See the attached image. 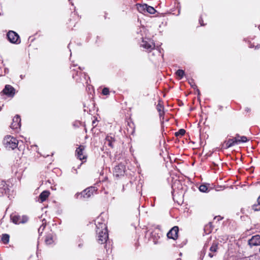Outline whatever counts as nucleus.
<instances>
[{"label": "nucleus", "mask_w": 260, "mask_h": 260, "mask_svg": "<svg viewBox=\"0 0 260 260\" xmlns=\"http://www.w3.org/2000/svg\"><path fill=\"white\" fill-rule=\"evenodd\" d=\"M94 221L98 242L100 244H104L107 242L108 239L106 220L102 215H100L96 218Z\"/></svg>", "instance_id": "f257e3e1"}, {"label": "nucleus", "mask_w": 260, "mask_h": 260, "mask_svg": "<svg viewBox=\"0 0 260 260\" xmlns=\"http://www.w3.org/2000/svg\"><path fill=\"white\" fill-rule=\"evenodd\" d=\"M157 52L159 53H160V51L158 50H157Z\"/></svg>", "instance_id": "a18cd8bd"}, {"label": "nucleus", "mask_w": 260, "mask_h": 260, "mask_svg": "<svg viewBox=\"0 0 260 260\" xmlns=\"http://www.w3.org/2000/svg\"><path fill=\"white\" fill-rule=\"evenodd\" d=\"M72 172L73 173H74L75 174H77V169L75 168L74 167H73L72 168Z\"/></svg>", "instance_id": "2f4dec72"}, {"label": "nucleus", "mask_w": 260, "mask_h": 260, "mask_svg": "<svg viewBox=\"0 0 260 260\" xmlns=\"http://www.w3.org/2000/svg\"><path fill=\"white\" fill-rule=\"evenodd\" d=\"M9 239H10V236L8 234H5L2 235L1 240H2V242H3V243H4V244L8 243L9 242Z\"/></svg>", "instance_id": "412c9836"}, {"label": "nucleus", "mask_w": 260, "mask_h": 260, "mask_svg": "<svg viewBox=\"0 0 260 260\" xmlns=\"http://www.w3.org/2000/svg\"><path fill=\"white\" fill-rule=\"evenodd\" d=\"M81 165H82V163L80 164V165L79 166L78 168H79V167L81 166Z\"/></svg>", "instance_id": "c03bdc74"}, {"label": "nucleus", "mask_w": 260, "mask_h": 260, "mask_svg": "<svg viewBox=\"0 0 260 260\" xmlns=\"http://www.w3.org/2000/svg\"><path fill=\"white\" fill-rule=\"evenodd\" d=\"M96 189L95 187H90L87 188L80 193H77L75 194V197L77 199H88L91 196L93 195L94 193L95 192Z\"/></svg>", "instance_id": "20e7f679"}, {"label": "nucleus", "mask_w": 260, "mask_h": 260, "mask_svg": "<svg viewBox=\"0 0 260 260\" xmlns=\"http://www.w3.org/2000/svg\"><path fill=\"white\" fill-rule=\"evenodd\" d=\"M146 12L151 14H153L155 13L156 10L154 9V8L151 6H148L147 5V8H146Z\"/></svg>", "instance_id": "5701e85b"}, {"label": "nucleus", "mask_w": 260, "mask_h": 260, "mask_svg": "<svg viewBox=\"0 0 260 260\" xmlns=\"http://www.w3.org/2000/svg\"><path fill=\"white\" fill-rule=\"evenodd\" d=\"M237 140L238 141V144L240 143H245L248 141V139L245 136H241L240 139L237 138Z\"/></svg>", "instance_id": "b1692460"}, {"label": "nucleus", "mask_w": 260, "mask_h": 260, "mask_svg": "<svg viewBox=\"0 0 260 260\" xmlns=\"http://www.w3.org/2000/svg\"><path fill=\"white\" fill-rule=\"evenodd\" d=\"M209 184H201L199 187V190L200 191L203 192H208L209 191Z\"/></svg>", "instance_id": "aec40b11"}, {"label": "nucleus", "mask_w": 260, "mask_h": 260, "mask_svg": "<svg viewBox=\"0 0 260 260\" xmlns=\"http://www.w3.org/2000/svg\"><path fill=\"white\" fill-rule=\"evenodd\" d=\"M11 219L15 224L24 223L28 220V217L25 215H20L13 213L11 215Z\"/></svg>", "instance_id": "39448f33"}, {"label": "nucleus", "mask_w": 260, "mask_h": 260, "mask_svg": "<svg viewBox=\"0 0 260 260\" xmlns=\"http://www.w3.org/2000/svg\"><path fill=\"white\" fill-rule=\"evenodd\" d=\"M245 111L247 112H249L250 111V109L249 108H246L245 109Z\"/></svg>", "instance_id": "4c0bfd02"}, {"label": "nucleus", "mask_w": 260, "mask_h": 260, "mask_svg": "<svg viewBox=\"0 0 260 260\" xmlns=\"http://www.w3.org/2000/svg\"><path fill=\"white\" fill-rule=\"evenodd\" d=\"M137 8L138 9V11L141 13H146V8H147V4H137Z\"/></svg>", "instance_id": "a211bd4d"}, {"label": "nucleus", "mask_w": 260, "mask_h": 260, "mask_svg": "<svg viewBox=\"0 0 260 260\" xmlns=\"http://www.w3.org/2000/svg\"><path fill=\"white\" fill-rule=\"evenodd\" d=\"M75 155L77 157L81 160H86L87 158L86 155L85 154V146L80 145L76 148Z\"/></svg>", "instance_id": "0eeeda50"}, {"label": "nucleus", "mask_w": 260, "mask_h": 260, "mask_svg": "<svg viewBox=\"0 0 260 260\" xmlns=\"http://www.w3.org/2000/svg\"><path fill=\"white\" fill-rule=\"evenodd\" d=\"M3 143L7 149L13 150L17 147L18 141L13 137L7 136L4 139Z\"/></svg>", "instance_id": "f03ea898"}, {"label": "nucleus", "mask_w": 260, "mask_h": 260, "mask_svg": "<svg viewBox=\"0 0 260 260\" xmlns=\"http://www.w3.org/2000/svg\"><path fill=\"white\" fill-rule=\"evenodd\" d=\"M125 167L123 164H119L114 168L113 174L115 176L118 177L123 176L125 173Z\"/></svg>", "instance_id": "6e6552de"}, {"label": "nucleus", "mask_w": 260, "mask_h": 260, "mask_svg": "<svg viewBox=\"0 0 260 260\" xmlns=\"http://www.w3.org/2000/svg\"><path fill=\"white\" fill-rule=\"evenodd\" d=\"M51 188H52V189H53V190H55V188H54V187H51Z\"/></svg>", "instance_id": "37998d69"}, {"label": "nucleus", "mask_w": 260, "mask_h": 260, "mask_svg": "<svg viewBox=\"0 0 260 260\" xmlns=\"http://www.w3.org/2000/svg\"><path fill=\"white\" fill-rule=\"evenodd\" d=\"M179 231L178 227L175 226L172 228L167 234V237L169 239L175 240L178 237V233Z\"/></svg>", "instance_id": "9b49d317"}, {"label": "nucleus", "mask_w": 260, "mask_h": 260, "mask_svg": "<svg viewBox=\"0 0 260 260\" xmlns=\"http://www.w3.org/2000/svg\"><path fill=\"white\" fill-rule=\"evenodd\" d=\"M50 192L48 190H44L39 196V199L41 203L44 202L49 196Z\"/></svg>", "instance_id": "dca6fc26"}, {"label": "nucleus", "mask_w": 260, "mask_h": 260, "mask_svg": "<svg viewBox=\"0 0 260 260\" xmlns=\"http://www.w3.org/2000/svg\"><path fill=\"white\" fill-rule=\"evenodd\" d=\"M257 203L258 204H260V196H259V197L257 199Z\"/></svg>", "instance_id": "58836bf2"}, {"label": "nucleus", "mask_w": 260, "mask_h": 260, "mask_svg": "<svg viewBox=\"0 0 260 260\" xmlns=\"http://www.w3.org/2000/svg\"><path fill=\"white\" fill-rule=\"evenodd\" d=\"M260 48V45H257L255 47V49H258Z\"/></svg>", "instance_id": "c9c22d12"}, {"label": "nucleus", "mask_w": 260, "mask_h": 260, "mask_svg": "<svg viewBox=\"0 0 260 260\" xmlns=\"http://www.w3.org/2000/svg\"><path fill=\"white\" fill-rule=\"evenodd\" d=\"M259 252H260V248L259 249Z\"/></svg>", "instance_id": "de8ad7c7"}, {"label": "nucleus", "mask_w": 260, "mask_h": 260, "mask_svg": "<svg viewBox=\"0 0 260 260\" xmlns=\"http://www.w3.org/2000/svg\"><path fill=\"white\" fill-rule=\"evenodd\" d=\"M248 244L250 246H255L260 245V236L256 235L251 237L248 240Z\"/></svg>", "instance_id": "4468645a"}, {"label": "nucleus", "mask_w": 260, "mask_h": 260, "mask_svg": "<svg viewBox=\"0 0 260 260\" xmlns=\"http://www.w3.org/2000/svg\"><path fill=\"white\" fill-rule=\"evenodd\" d=\"M258 28L260 29V25L258 26Z\"/></svg>", "instance_id": "49530a36"}, {"label": "nucleus", "mask_w": 260, "mask_h": 260, "mask_svg": "<svg viewBox=\"0 0 260 260\" xmlns=\"http://www.w3.org/2000/svg\"><path fill=\"white\" fill-rule=\"evenodd\" d=\"M185 133V131L184 129H180L176 133L175 135L176 136H183Z\"/></svg>", "instance_id": "cd10ccee"}, {"label": "nucleus", "mask_w": 260, "mask_h": 260, "mask_svg": "<svg viewBox=\"0 0 260 260\" xmlns=\"http://www.w3.org/2000/svg\"><path fill=\"white\" fill-rule=\"evenodd\" d=\"M102 94L103 95H108L109 94V88H108L107 87L104 88L103 90H102Z\"/></svg>", "instance_id": "c756f323"}, {"label": "nucleus", "mask_w": 260, "mask_h": 260, "mask_svg": "<svg viewBox=\"0 0 260 260\" xmlns=\"http://www.w3.org/2000/svg\"><path fill=\"white\" fill-rule=\"evenodd\" d=\"M79 74H80L82 76H83V77L84 78V80H85V81H86V80H86V77H85L86 75H85V74L84 73H81V72H80Z\"/></svg>", "instance_id": "473e14b6"}, {"label": "nucleus", "mask_w": 260, "mask_h": 260, "mask_svg": "<svg viewBox=\"0 0 260 260\" xmlns=\"http://www.w3.org/2000/svg\"><path fill=\"white\" fill-rule=\"evenodd\" d=\"M203 20L202 19V18H200V19H199V22H200V24H201V25H202V26L204 25V24L203 23Z\"/></svg>", "instance_id": "72a5a7b5"}, {"label": "nucleus", "mask_w": 260, "mask_h": 260, "mask_svg": "<svg viewBox=\"0 0 260 260\" xmlns=\"http://www.w3.org/2000/svg\"><path fill=\"white\" fill-rule=\"evenodd\" d=\"M249 47L250 48H253V47H254V45H252L251 44H250L249 45Z\"/></svg>", "instance_id": "ea45409f"}, {"label": "nucleus", "mask_w": 260, "mask_h": 260, "mask_svg": "<svg viewBox=\"0 0 260 260\" xmlns=\"http://www.w3.org/2000/svg\"><path fill=\"white\" fill-rule=\"evenodd\" d=\"M115 142L114 138L111 136H107L105 138V144L107 145L111 148H113V143Z\"/></svg>", "instance_id": "2eb2a0df"}, {"label": "nucleus", "mask_w": 260, "mask_h": 260, "mask_svg": "<svg viewBox=\"0 0 260 260\" xmlns=\"http://www.w3.org/2000/svg\"><path fill=\"white\" fill-rule=\"evenodd\" d=\"M10 188L6 181L0 179V196L9 194Z\"/></svg>", "instance_id": "9d476101"}, {"label": "nucleus", "mask_w": 260, "mask_h": 260, "mask_svg": "<svg viewBox=\"0 0 260 260\" xmlns=\"http://www.w3.org/2000/svg\"><path fill=\"white\" fill-rule=\"evenodd\" d=\"M237 144L238 141L237 140V138H234L225 141L223 146L225 149H228Z\"/></svg>", "instance_id": "ddd939ff"}, {"label": "nucleus", "mask_w": 260, "mask_h": 260, "mask_svg": "<svg viewBox=\"0 0 260 260\" xmlns=\"http://www.w3.org/2000/svg\"><path fill=\"white\" fill-rule=\"evenodd\" d=\"M189 83L190 84V86L194 88V89H197V91L198 92V94H200V90L199 89L197 88V86L195 84L193 81L191 80L190 81H189Z\"/></svg>", "instance_id": "393cba45"}, {"label": "nucleus", "mask_w": 260, "mask_h": 260, "mask_svg": "<svg viewBox=\"0 0 260 260\" xmlns=\"http://www.w3.org/2000/svg\"><path fill=\"white\" fill-rule=\"evenodd\" d=\"M252 209L255 211H260V204H255L252 206Z\"/></svg>", "instance_id": "bb28decb"}, {"label": "nucleus", "mask_w": 260, "mask_h": 260, "mask_svg": "<svg viewBox=\"0 0 260 260\" xmlns=\"http://www.w3.org/2000/svg\"><path fill=\"white\" fill-rule=\"evenodd\" d=\"M78 72H77V74H76V75H75L73 74V78H74V79H75L77 82H81V81H82V79L79 80L78 78H77V76H78Z\"/></svg>", "instance_id": "7c9ffc66"}, {"label": "nucleus", "mask_w": 260, "mask_h": 260, "mask_svg": "<svg viewBox=\"0 0 260 260\" xmlns=\"http://www.w3.org/2000/svg\"><path fill=\"white\" fill-rule=\"evenodd\" d=\"M124 186L123 185V186H122V191H124Z\"/></svg>", "instance_id": "79ce46f5"}, {"label": "nucleus", "mask_w": 260, "mask_h": 260, "mask_svg": "<svg viewBox=\"0 0 260 260\" xmlns=\"http://www.w3.org/2000/svg\"><path fill=\"white\" fill-rule=\"evenodd\" d=\"M21 126V119L19 115H16L13 119L11 124V128L16 132H18Z\"/></svg>", "instance_id": "1a4fd4ad"}, {"label": "nucleus", "mask_w": 260, "mask_h": 260, "mask_svg": "<svg viewBox=\"0 0 260 260\" xmlns=\"http://www.w3.org/2000/svg\"><path fill=\"white\" fill-rule=\"evenodd\" d=\"M162 108V106L160 104H158L157 105V110L158 111V112H159V116L160 118H161L163 115H164V112L161 111V109Z\"/></svg>", "instance_id": "a878e982"}, {"label": "nucleus", "mask_w": 260, "mask_h": 260, "mask_svg": "<svg viewBox=\"0 0 260 260\" xmlns=\"http://www.w3.org/2000/svg\"><path fill=\"white\" fill-rule=\"evenodd\" d=\"M3 92L8 96L13 97L15 93V89L11 85H6Z\"/></svg>", "instance_id": "f8f14e48"}, {"label": "nucleus", "mask_w": 260, "mask_h": 260, "mask_svg": "<svg viewBox=\"0 0 260 260\" xmlns=\"http://www.w3.org/2000/svg\"><path fill=\"white\" fill-rule=\"evenodd\" d=\"M7 38L9 41L14 44H19L20 39L19 35L14 31H9L7 34Z\"/></svg>", "instance_id": "423d86ee"}, {"label": "nucleus", "mask_w": 260, "mask_h": 260, "mask_svg": "<svg viewBox=\"0 0 260 260\" xmlns=\"http://www.w3.org/2000/svg\"><path fill=\"white\" fill-rule=\"evenodd\" d=\"M45 226L46 224L43 223L38 229V233L39 234H41L43 233L44 229L45 228Z\"/></svg>", "instance_id": "c85d7f7f"}, {"label": "nucleus", "mask_w": 260, "mask_h": 260, "mask_svg": "<svg viewBox=\"0 0 260 260\" xmlns=\"http://www.w3.org/2000/svg\"><path fill=\"white\" fill-rule=\"evenodd\" d=\"M9 72V70L7 68L5 69V74H7Z\"/></svg>", "instance_id": "f704fd0d"}, {"label": "nucleus", "mask_w": 260, "mask_h": 260, "mask_svg": "<svg viewBox=\"0 0 260 260\" xmlns=\"http://www.w3.org/2000/svg\"><path fill=\"white\" fill-rule=\"evenodd\" d=\"M46 244L51 245L54 243V237L52 234H48L45 239Z\"/></svg>", "instance_id": "6ab92c4d"}, {"label": "nucleus", "mask_w": 260, "mask_h": 260, "mask_svg": "<svg viewBox=\"0 0 260 260\" xmlns=\"http://www.w3.org/2000/svg\"><path fill=\"white\" fill-rule=\"evenodd\" d=\"M240 137L241 136L239 134H236V137L235 138H237L238 139H240Z\"/></svg>", "instance_id": "e433bc0d"}, {"label": "nucleus", "mask_w": 260, "mask_h": 260, "mask_svg": "<svg viewBox=\"0 0 260 260\" xmlns=\"http://www.w3.org/2000/svg\"><path fill=\"white\" fill-rule=\"evenodd\" d=\"M140 45L148 52L155 48V45L153 40L147 37L142 38Z\"/></svg>", "instance_id": "7ed1b4c3"}, {"label": "nucleus", "mask_w": 260, "mask_h": 260, "mask_svg": "<svg viewBox=\"0 0 260 260\" xmlns=\"http://www.w3.org/2000/svg\"><path fill=\"white\" fill-rule=\"evenodd\" d=\"M218 248V244L216 242H214L212 246L210 248V251L211 252L209 253L208 255L210 257L212 258L213 257L214 254L212 252H216Z\"/></svg>", "instance_id": "f3484780"}, {"label": "nucleus", "mask_w": 260, "mask_h": 260, "mask_svg": "<svg viewBox=\"0 0 260 260\" xmlns=\"http://www.w3.org/2000/svg\"><path fill=\"white\" fill-rule=\"evenodd\" d=\"M176 75L178 77L179 79H181L184 77L185 73L184 71L182 70H178L176 72Z\"/></svg>", "instance_id": "4be33fe9"}, {"label": "nucleus", "mask_w": 260, "mask_h": 260, "mask_svg": "<svg viewBox=\"0 0 260 260\" xmlns=\"http://www.w3.org/2000/svg\"><path fill=\"white\" fill-rule=\"evenodd\" d=\"M95 123V121H93V122H92V125H93V126L94 125Z\"/></svg>", "instance_id": "a19ab883"}]
</instances>
